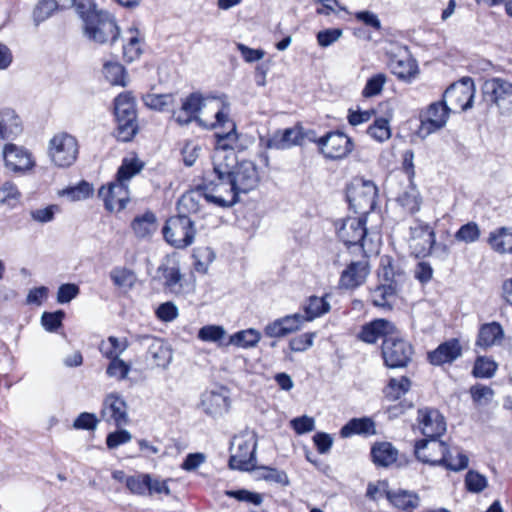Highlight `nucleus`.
Here are the masks:
<instances>
[{
    "mask_svg": "<svg viewBox=\"0 0 512 512\" xmlns=\"http://www.w3.org/2000/svg\"><path fill=\"white\" fill-rule=\"evenodd\" d=\"M223 158L221 153L217 155L216 162L213 164L212 179L182 195L178 201L180 210H187L189 213L197 212L202 199L219 207H229L237 202L239 192L227 174L229 167L223 163Z\"/></svg>",
    "mask_w": 512,
    "mask_h": 512,
    "instance_id": "1",
    "label": "nucleus"
},
{
    "mask_svg": "<svg viewBox=\"0 0 512 512\" xmlns=\"http://www.w3.org/2000/svg\"><path fill=\"white\" fill-rule=\"evenodd\" d=\"M76 11L83 20L84 35L98 44L113 43L119 36V27L114 17L98 10L92 0H82L76 5Z\"/></svg>",
    "mask_w": 512,
    "mask_h": 512,
    "instance_id": "2",
    "label": "nucleus"
},
{
    "mask_svg": "<svg viewBox=\"0 0 512 512\" xmlns=\"http://www.w3.org/2000/svg\"><path fill=\"white\" fill-rule=\"evenodd\" d=\"M144 163L138 158H124L118 168L116 179L102 186L98 195L103 200L105 208L109 211L123 210L129 202L128 182L139 174Z\"/></svg>",
    "mask_w": 512,
    "mask_h": 512,
    "instance_id": "3",
    "label": "nucleus"
},
{
    "mask_svg": "<svg viewBox=\"0 0 512 512\" xmlns=\"http://www.w3.org/2000/svg\"><path fill=\"white\" fill-rule=\"evenodd\" d=\"M405 280L404 270L390 257L383 256L378 270L379 284L370 292L373 305L391 309Z\"/></svg>",
    "mask_w": 512,
    "mask_h": 512,
    "instance_id": "4",
    "label": "nucleus"
},
{
    "mask_svg": "<svg viewBox=\"0 0 512 512\" xmlns=\"http://www.w3.org/2000/svg\"><path fill=\"white\" fill-rule=\"evenodd\" d=\"M257 440L253 432H244L234 436L230 451L229 466L232 469L249 471L255 467Z\"/></svg>",
    "mask_w": 512,
    "mask_h": 512,
    "instance_id": "5",
    "label": "nucleus"
},
{
    "mask_svg": "<svg viewBox=\"0 0 512 512\" xmlns=\"http://www.w3.org/2000/svg\"><path fill=\"white\" fill-rule=\"evenodd\" d=\"M180 214L173 216L166 221L163 227V236L167 243L177 249H183L194 241L196 230L193 221L184 213L187 210H180Z\"/></svg>",
    "mask_w": 512,
    "mask_h": 512,
    "instance_id": "6",
    "label": "nucleus"
},
{
    "mask_svg": "<svg viewBox=\"0 0 512 512\" xmlns=\"http://www.w3.org/2000/svg\"><path fill=\"white\" fill-rule=\"evenodd\" d=\"M231 103L226 95L205 97L200 125L208 129L231 126Z\"/></svg>",
    "mask_w": 512,
    "mask_h": 512,
    "instance_id": "7",
    "label": "nucleus"
},
{
    "mask_svg": "<svg viewBox=\"0 0 512 512\" xmlns=\"http://www.w3.org/2000/svg\"><path fill=\"white\" fill-rule=\"evenodd\" d=\"M228 159L229 162L225 163L229 167V173L227 174L230 176L239 194L254 190L260 181L256 164L251 160L238 162L235 155H230Z\"/></svg>",
    "mask_w": 512,
    "mask_h": 512,
    "instance_id": "8",
    "label": "nucleus"
},
{
    "mask_svg": "<svg viewBox=\"0 0 512 512\" xmlns=\"http://www.w3.org/2000/svg\"><path fill=\"white\" fill-rule=\"evenodd\" d=\"M78 153V142L74 136L68 133H58L48 143V157L57 167L71 166L76 161Z\"/></svg>",
    "mask_w": 512,
    "mask_h": 512,
    "instance_id": "9",
    "label": "nucleus"
},
{
    "mask_svg": "<svg viewBox=\"0 0 512 512\" xmlns=\"http://www.w3.org/2000/svg\"><path fill=\"white\" fill-rule=\"evenodd\" d=\"M318 151L328 160H343L354 149L352 139L341 131H331L313 140Z\"/></svg>",
    "mask_w": 512,
    "mask_h": 512,
    "instance_id": "10",
    "label": "nucleus"
},
{
    "mask_svg": "<svg viewBox=\"0 0 512 512\" xmlns=\"http://www.w3.org/2000/svg\"><path fill=\"white\" fill-rule=\"evenodd\" d=\"M475 91L473 80L466 77L445 90L442 102L448 106L450 112L466 111L473 106Z\"/></svg>",
    "mask_w": 512,
    "mask_h": 512,
    "instance_id": "11",
    "label": "nucleus"
},
{
    "mask_svg": "<svg viewBox=\"0 0 512 512\" xmlns=\"http://www.w3.org/2000/svg\"><path fill=\"white\" fill-rule=\"evenodd\" d=\"M338 239L347 247L357 246L366 251L368 230L363 217H347L334 223Z\"/></svg>",
    "mask_w": 512,
    "mask_h": 512,
    "instance_id": "12",
    "label": "nucleus"
},
{
    "mask_svg": "<svg viewBox=\"0 0 512 512\" xmlns=\"http://www.w3.org/2000/svg\"><path fill=\"white\" fill-rule=\"evenodd\" d=\"M413 347L397 335V331L383 340L382 357L388 368L406 367L411 361Z\"/></svg>",
    "mask_w": 512,
    "mask_h": 512,
    "instance_id": "13",
    "label": "nucleus"
},
{
    "mask_svg": "<svg viewBox=\"0 0 512 512\" xmlns=\"http://www.w3.org/2000/svg\"><path fill=\"white\" fill-rule=\"evenodd\" d=\"M377 187L369 180L353 183L347 191V199L356 213L366 215L376 206Z\"/></svg>",
    "mask_w": 512,
    "mask_h": 512,
    "instance_id": "14",
    "label": "nucleus"
},
{
    "mask_svg": "<svg viewBox=\"0 0 512 512\" xmlns=\"http://www.w3.org/2000/svg\"><path fill=\"white\" fill-rule=\"evenodd\" d=\"M198 407L209 417L220 418L224 416L231 407L229 390L221 386L204 391L200 396Z\"/></svg>",
    "mask_w": 512,
    "mask_h": 512,
    "instance_id": "15",
    "label": "nucleus"
},
{
    "mask_svg": "<svg viewBox=\"0 0 512 512\" xmlns=\"http://www.w3.org/2000/svg\"><path fill=\"white\" fill-rule=\"evenodd\" d=\"M435 243V231L429 224L416 220L410 226L409 247L416 257L430 255Z\"/></svg>",
    "mask_w": 512,
    "mask_h": 512,
    "instance_id": "16",
    "label": "nucleus"
},
{
    "mask_svg": "<svg viewBox=\"0 0 512 512\" xmlns=\"http://www.w3.org/2000/svg\"><path fill=\"white\" fill-rule=\"evenodd\" d=\"M447 448V444L438 438H426L415 442L414 454L422 463L440 466L445 460Z\"/></svg>",
    "mask_w": 512,
    "mask_h": 512,
    "instance_id": "17",
    "label": "nucleus"
},
{
    "mask_svg": "<svg viewBox=\"0 0 512 512\" xmlns=\"http://www.w3.org/2000/svg\"><path fill=\"white\" fill-rule=\"evenodd\" d=\"M357 260H352L340 275V286L354 289L362 285L370 273L369 259L366 251Z\"/></svg>",
    "mask_w": 512,
    "mask_h": 512,
    "instance_id": "18",
    "label": "nucleus"
},
{
    "mask_svg": "<svg viewBox=\"0 0 512 512\" xmlns=\"http://www.w3.org/2000/svg\"><path fill=\"white\" fill-rule=\"evenodd\" d=\"M5 167L13 173H25L35 166L32 154L24 147L6 144L3 148Z\"/></svg>",
    "mask_w": 512,
    "mask_h": 512,
    "instance_id": "19",
    "label": "nucleus"
},
{
    "mask_svg": "<svg viewBox=\"0 0 512 512\" xmlns=\"http://www.w3.org/2000/svg\"><path fill=\"white\" fill-rule=\"evenodd\" d=\"M449 113L448 106L442 101L430 104L421 119L420 135L426 137L442 129L448 121Z\"/></svg>",
    "mask_w": 512,
    "mask_h": 512,
    "instance_id": "20",
    "label": "nucleus"
},
{
    "mask_svg": "<svg viewBox=\"0 0 512 512\" xmlns=\"http://www.w3.org/2000/svg\"><path fill=\"white\" fill-rule=\"evenodd\" d=\"M418 426L426 438H439L446 431L444 417L436 409L424 407L418 410Z\"/></svg>",
    "mask_w": 512,
    "mask_h": 512,
    "instance_id": "21",
    "label": "nucleus"
},
{
    "mask_svg": "<svg viewBox=\"0 0 512 512\" xmlns=\"http://www.w3.org/2000/svg\"><path fill=\"white\" fill-rule=\"evenodd\" d=\"M205 97L199 92L191 93L183 99L180 109L173 111V118L179 125L196 121L200 124Z\"/></svg>",
    "mask_w": 512,
    "mask_h": 512,
    "instance_id": "22",
    "label": "nucleus"
},
{
    "mask_svg": "<svg viewBox=\"0 0 512 512\" xmlns=\"http://www.w3.org/2000/svg\"><path fill=\"white\" fill-rule=\"evenodd\" d=\"M101 416L106 422H114L117 427L128 423L126 401L116 393L108 394L104 401Z\"/></svg>",
    "mask_w": 512,
    "mask_h": 512,
    "instance_id": "23",
    "label": "nucleus"
},
{
    "mask_svg": "<svg viewBox=\"0 0 512 512\" xmlns=\"http://www.w3.org/2000/svg\"><path fill=\"white\" fill-rule=\"evenodd\" d=\"M142 345L147 349V360L155 367L166 368L172 361V351L162 339L146 336Z\"/></svg>",
    "mask_w": 512,
    "mask_h": 512,
    "instance_id": "24",
    "label": "nucleus"
},
{
    "mask_svg": "<svg viewBox=\"0 0 512 512\" xmlns=\"http://www.w3.org/2000/svg\"><path fill=\"white\" fill-rule=\"evenodd\" d=\"M220 128L227 129V132L216 133L215 152L213 155V164L216 162V157L219 153L223 155V163L229 162L228 157L235 155L234 150L238 147V134L236 131V124L231 120V126H220Z\"/></svg>",
    "mask_w": 512,
    "mask_h": 512,
    "instance_id": "25",
    "label": "nucleus"
},
{
    "mask_svg": "<svg viewBox=\"0 0 512 512\" xmlns=\"http://www.w3.org/2000/svg\"><path fill=\"white\" fill-rule=\"evenodd\" d=\"M397 331L396 326L386 319H376L364 325L359 338L369 344H374L378 339H386Z\"/></svg>",
    "mask_w": 512,
    "mask_h": 512,
    "instance_id": "26",
    "label": "nucleus"
},
{
    "mask_svg": "<svg viewBox=\"0 0 512 512\" xmlns=\"http://www.w3.org/2000/svg\"><path fill=\"white\" fill-rule=\"evenodd\" d=\"M302 133L296 127L275 131L266 141V148L284 150L300 144Z\"/></svg>",
    "mask_w": 512,
    "mask_h": 512,
    "instance_id": "27",
    "label": "nucleus"
},
{
    "mask_svg": "<svg viewBox=\"0 0 512 512\" xmlns=\"http://www.w3.org/2000/svg\"><path fill=\"white\" fill-rule=\"evenodd\" d=\"M462 348L457 339H451L440 344L434 351L428 354V358L433 365H442L451 363L461 356Z\"/></svg>",
    "mask_w": 512,
    "mask_h": 512,
    "instance_id": "28",
    "label": "nucleus"
},
{
    "mask_svg": "<svg viewBox=\"0 0 512 512\" xmlns=\"http://www.w3.org/2000/svg\"><path fill=\"white\" fill-rule=\"evenodd\" d=\"M483 92L497 105L512 98V83L503 78H492L485 81Z\"/></svg>",
    "mask_w": 512,
    "mask_h": 512,
    "instance_id": "29",
    "label": "nucleus"
},
{
    "mask_svg": "<svg viewBox=\"0 0 512 512\" xmlns=\"http://www.w3.org/2000/svg\"><path fill=\"white\" fill-rule=\"evenodd\" d=\"M22 132V122L18 114L11 108L0 110V138L14 139Z\"/></svg>",
    "mask_w": 512,
    "mask_h": 512,
    "instance_id": "30",
    "label": "nucleus"
},
{
    "mask_svg": "<svg viewBox=\"0 0 512 512\" xmlns=\"http://www.w3.org/2000/svg\"><path fill=\"white\" fill-rule=\"evenodd\" d=\"M160 277L164 280V285L173 292L182 291L183 276L180 272V265L174 260H167L158 268Z\"/></svg>",
    "mask_w": 512,
    "mask_h": 512,
    "instance_id": "31",
    "label": "nucleus"
},
{
    "mask_svg": "<svg viewBox=\"0 0 512 512\" xmlns=\"http://www.w3.org/2000/svg\"><path fill=\"white\" fill-rule=\"evenodd\" d=\"M131 228L137 238H150L157 230L155 214L151 211H147L142 215L136 216L131 223Z\"/></svg>",
    "mask_w": 512,
    "mask_h": 512,
    "instance_id": "32",
    "label": "nucleus"
},
{
    "mask_svg": "<svg viewBox=\"0 0 512 512\" xmlns=\"http://www.w3.org/2000/svg\"><path fill=\"white\" fill-rule=\"evenodd\" d=\"M389 66L392 73L402 80H410L417 73L416 62L409 55L391 58Z\"/></svg>",
    "mask_w": 512,
    "mask_h": 512,
    "instance_id": "33",
    "label": "nucleus"
},
{
    "mask_svg": "<svg viewBox=\"0 0 512 512\" xmlns=\"http://www.w3.org/2000/svg\"><path fill=\"white\" fill-rule=\"evenodd\" d=\"M503 337L504 331L499 323H487L482 325L479 330L477 345L488 348L499 344Z\"/></svg>",
    "mask_w": 512,
    "mask_h": 512,
    "instance_id": "34",
    "label": "nucleus"
},
{
    "mask_svg": "<svg viewBox=\"0 0 512 512\" xmlns=\"http://www.w3.org/2000/svg\"><path fill=\"white\" fill-rule=\"evenodd\" d=\"M488 243L497 253L512 252V228L502 227L492 231L489 234Z\"/></svg>",
    "mask_w": 512,
    "mask_h": 512,
    "instance_id": "35",
    "label": "nucleus"
},
{
    "mask_svg": "<svg viewBox=\"0 0 512 512\" xmlns=\"http://www.w3.org/2000/svg\"><path fill=\"white\" fill-rule=\"evenodd\" d=\"M142 54V38L137 28L131 27L126 32L123 56L128 62H132Z\"/></svg>",
    "mask_w": 512,
    "mask_h": 512,
    "instance_id": "36",
    "label": "nucleus"
},
{
    "mask_svg": "<svg viewBox=\"0 0 512 512\" xmlns=\"http://www.w3.org/2000/svg\"><path fill=\"white\" fill-rule=\"evenodd\" d=\"M397 450L388 442L377 443L372 447L371 456L376 465L387 467L397 460Z\"/></svg>",
    "mask_w": 512,
    "mask_h": 512,
    "instance_id": "37",
    "label": "nucleus"
},
{
    "mask_svg": "<svg viewBox=\"0 0 512 512\" xmlns=\"http://www.w3.org/2000/svg\"><path fill=\"white\" fill-rule=\"evenodd\" d=\"M375 424L367 417L353 418L348 421L340 430L342 437H350L354 434H374Z\"/></svg>",
    "mask_w": 512,
    "mask_h": 512,
    "instance_id": "38",
    "label": "nucleus"
},
{
    "mask_svg": "<svg viewBox=\"0 0 512 512\" xmlns=\"http://www.w3.org/2000/svg\"><path fill=\"white\" fill-rule=\"evenodd\" d=\"M261 339V334L256 329L250 328L241 330L229 338V344L240 347V348H252L255 347Z\"/></svg>",
    "mask_w": 512,
    "mask_h": 512,
    "instance_id": "39",
    "label": "nucleus"
},
{
    "mask_svg": "<svg viewBox=\"0 0 512 512\" xmlns=\"http://www.w3.org/2000/svg\"><path fill=\"white\" fill-rule=\"evenodd\" d=\"M114 114L116 118H136L135 101L130 93H122L115 98Z\"/></svg>",
    "mask_w": 512,
    "mask_h": 512,
    "instance_id": "40",
    "label": "nucleus"
},
{
    "mask_svg": "<svg viewBox=\"0 0 512 512\" xmlns=\"http://www.w3.org/2000/svg\"><path fill=\"white\" fill-rule=\"evenodd\" d=\"M387 499L395 507L404 510L409 508H416L419 505V497L417 494L406 490L387 492Z\"/></svg>",
    "mask_w": 512,
    "mask_h": 512,
    "instance_id": "41",
    "label": "nucleus"
},
{
    "mask_svg": "<svg viewBox=\"0 0 512 512\" xmlns=\"http://www.w3.org/2000/svg\"><path fill=\"white\" fill-rule=\"evenodd\" d=\"M128 342L126 338L119 339L110 336L106 341L100 344V352L103 356L109 359H116L127 349Z\"/></svg>",
    "mask_w": 512,
    "mask_h": 512,
    "instance_id": "42",
    "label": "nucleus"
},
{
    "mask_svg": "<svg viewBox=\"0 0 512 512\" xmlns=\"http://www.w3.org/2000/svg\"><path fill=\"white\" fill-rule=\"evenodd\" d=\"M330 310V304L324 297L311 296L304 306L305 321H312Z\"/></svg>",
    "mask_w": 512,
    "mask_h": 512,
    "instance_id": "43",
    "label": "nucleus"
},
{
    "mask_svg": "<svg viewBox=\"0 0 512 512\" xmlns=\"http://www.w3.org/2000/svg\"><path fill=\"white\" fill-rule=\"evenodd\" d=\"M481 236V229L479 225L474 222L470 221L464 225H462L455 233L454 238L456 241L465 243V244H472L477 242L480 239Z\"/></svg>",
    "mask_w": 512,
    "mask_h": 512,
    "instance_id": "44",
    "label": "nucleus"
},
{
    "mask_svg": "<svg viewBox=\"0 0 512 512\" xmlns=\"http://www.w3.org/2000/svg\"><path fill=\"white\" fill-rule=\"evenodd\" d=\"M367 134L380 143L387 141L391 137L389 120L383 117L375 119L368 127Z\"/></svg>",
    "mask_w": 512,
    "mask_h": 512,
    "instance_id": "45",
    "label": "nucleus"
},
{
    "mask_svg": "<svg viewBox=\"0 0 512 512\" xmlns=\"http://www.w3.org/2000/svg\"><path fill=\"white\" fill-rule=\"evenodd\" d=\"M398 202L408 212L415 213L420 209L421 198L419 191L414 185H410L398 197Z\"/></svg>",
    "mask_w": 512,
    "mask_h": 512,
    "instance_id": "46",
    "label": "nucleus"
},
{
    "mask_svg": "<svg viewBox=\"0 0 512 512\" xmlns=\"http://www.w3.org/2000/svg\"><path fill=\"white\" fill-rule=\"evenodd\" d=\"M116 137L122 142H128L136 135L138 125L136 118H116Z\"/></svg>",
    "mask_w": 512,
    "mask_h": 512,
    "instance_id": "47",
    "label": "nucleus"
},
{
    "mask_svg": "<svg viewBox=\"0 0 512 512\" xmlns=\"http://www.w3.org/2000/svg\"><path fill=\"white\" fill-rule=\"evenodd\" d=\"M468 465V457L457 448L450 450L447 448V452L445 453V460L442 462L441 466L446 467L452 471L463 470Z\"/></svg>",
    "mask_w": 512,
    "mask_h": 512,
    "instance_id": "48",
    "label": "nucleus"
},
{
    "mask_svg": "<svg viewBox=\"0 0 512 512\" xmlns=\"http://www.w3.org/2000/svg\"><path fill=\"white\" fill-rule=\"evenodd\" d=\"M103 73L105 78L112 85L126 86V74L124 67L117 62H107L104 64Z\"/></svg>",
    "mask_w": 512,
    "mask_h": 512,
    "instance_id": "49",
    "label": "nucleus"
},
{
    "mask_svg": "<svg viewBox=\"0 0 512 512\" xmlns=\"http://www.w3.org/2000/svg\"><path fill=\"white\" fill-rule=\"evenodd\" d=\"M410 386L411 381L405 376L399 379L392 378L384 392L386 397L390 400H397L409 390Z\"/></svg>",
    "mask_w": 512,
    "mask_h": 512,
    "instance_id": "50",
    "label": "nucleus"
},
{
    "mask_svg": "<svg viewBox=\"0 0 512 512\" xmlns=\"http://www.w3.org/2000/svg\"><path fill=\"white\" fill-rule=\"evenodd\" d=\"M149 473H138L126 478V487L132 494L147 496Z\"/></svg>",
    "mask_w": 512,
    "mask_h": 512,
    "instance_id": "51",
    "label": "nucleus"
},
{
    "mask_svg": "<svg viewBox=\"0 0 512 512\" xmlns=\"http://www.w3.org/2000/svg\"><path fill=\"white\" fill-rule=\"evenodd\" d=\"M193 257L195 259V269L197 272L206 273L209 265L215 259L214 251L209 247H198L194 250Z\"/></svg>",
    "mask_w": 512,
    "mask_h": 512,
    "instance_id": "52",
    "label": "nucleus"
},
{
    "mask_svg": "<svg viewBox=\"0 0 512 512\" xmlns=\"http://www.w3.org/2000/svg\"><path fill=\"white\" fill-rule=\"evenodd\" d=\"M110 278L119 288L130 289L136 282V275L133 271L126 268H114L110 272Z\"/></svg>",
    "mask_w": 512,
    "mask_h": 512,
    "instance_id": "53",
    "label": "nucleus"
},
{
    "mask_svg": "<svg viewBox=\"0 0 512 512\" xmlns=\"http://www.w3.org/2000/svg\"><path fill=\"white\" fill-rule=\"evenodd\" d=\"M20 198L21 193L14 183L7 181L0 187V204L15 207Z\"/></svg>",
    "mask_w": 512,
    "mask_h": 512,
    "instance_id": "54",
    "label": "nucleus"
},
{
    "mask_svg": "<svg viewBox=\"0 0 512 512\" xmlns=\"http://www.w3.org/2000/svg\"><path fill=\"white\" fill-rule=\"evenodd\" d=\"M227 332L220 325H205L198 331L197 337L203 342L219 343L225 338Z\"/></svg>",
    "mask_w": 512,
    "mask_h": 512,
    "instance_id": "55",
    "label": "nucleus"
},
{
    "mask_svg": "<svg viewBox=\"0 0 512 512\" xmlns=\"http://www.w3.org/2000/svg\"><path fill=\"white\" fill-rule=\"evenodd\" d=\"M56 0H41L33 10V19L36 25L48 19L52 13L58 8Z\"/></svg>",
    "mask_w": 512,
    "mask_h": 512,
    "instance_id": "56",
    "label": "nucleus"
},
{
    "mask_svg": "<svg viewBox=\"0 0 512 512\" xmlns=\"http://www.w3.org/2000/svg\"><path fill=\"white\" fill-rule=\"evenodd\" d=\"M144 104L154 110L163 111L174 103L171 94H147L143 97Z\"/></svg>",
    "mask_w": 512,
    "mask_h": 512,
    "instance_id": "57",
    "label": "nucleus"
},
{
    "mask_svg": "<svg viewBox=\"0 0 512 512\" xmlns=\"http://www.w3.org/2000/svg\"><path fill=\"white\" fill-rule=\"evenodd\" d=\"M170 481L171 479H161L158 476L150 474V480L148 481L147 496H170Z\"/></svg>",
    "mask_w": 512,
    "mask_h": 512,
    "instance_id": "58",
    "label": "nucleus"
},
{
    "mask_svg": "<svg viewBox=\"0 0 512 512\" xmlns=\"http://www.w3.org/2000/svg\"><path fill=\"white\" fill-rule=\"evenodd\" d=\"M107 366L106 373L111 378H116L118 381L125 380L131 370V366L120 358L110 359Z\"/></svg>",
    "mask_w": 512,
    "mask_h": 512,
    "instance_id": "59",
    "label": "nucleus"
},
{
    "mask_svg": "<svg viewBox=\"0 0 512 512\" xmlns=\"http://www.w3.org/2000/svg\"><path fill=\"white\" fill-rule=\"evenodd\" d=\"M258 476L267 482L280 484L282 486L289 485V478L286 472L276 468L261 467L259 469Z\"/></svg>",
    "mask_w": 512,
    "mask_h": 512,
    "instance_id": "60",
    "label": "nucleus"
},
{
    "mask_svg": "<svg viewBox=\"0 0 512 512\" xmlns=\"http://www.w3.org/2000/svg\"><path fill=\"white\" fill-rule=\"evenodd\" d=\"M386 81L387 77L384 73H378L373 75L367 80V83L362 91V95L365 98H370L379 95Z\"/></svg>",
    "mask_w": 512,
    "mask_h": 512,
    "instance_id": "61",
    "label": "nucleus"
},
{
    "mask_svg": "<svg viewBox=\"0 0 512 512\" xmlns=\"http://www.w3.org/2000/svg\"><path fill=\"white\" fill-rule=\"evenodd\" d=\"M225 494L240 502H246L255 506H260L263 502V496L260 493L251 492L246 489L240 490H227Z\"/></svg>",
    "mask_w": 512,
    "mask_h": 512,
    "instance_id": "62",
    "label": "nucleus"
},
{
    "mask_svg": "<svg viewBox=\"0 0 512 512\" xmlns=\"http://www.w3.org/2000/svg\"><path fill=\"white\" fill-rule=\"evenodd\" d=\"M496 369L497 365L494 361L479 357L474 364L473 374L478 378H490L495 374Z\"/></svg>",
    "mask_w": 512,
    "mask_h": 512,
    "instance_id": "63",
    "label": "nucleus"
},
{
    "mask_svg": "<svg viewBox=\"0 0 512 512\" xmlns=\"http://www.w3.org/2000/svg\"><path fill=\"white\" fill-rule=\"evenodd\" d=\"M64 316L65 313L61 310L53 313L44 312L41 316V324L47 331L54 332L62 325Z\"/></svg>",
    "mask_w": 512,
    "mask_h": 512,
    "instance_id": "64",
    "label": "nucleus"
}]
</instances>
